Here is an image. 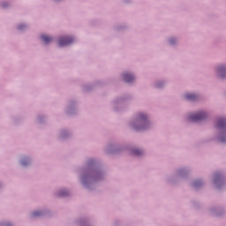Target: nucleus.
I'll return each instance as SVG.
<instances>
[{
	"mask_svg": "<svg viewBox=\"0 0 226 226\" xmlns=\"http://www.w3.org/2000/svg\"><path fill=\"white\" fill-rule=\"evenodd\" d=\"M132 154H135L136 156H140V154H142V150H134L132 151Z\"/></svg>",
	"mask_w": 226,
	"mask_h": 226,
	"instance_id": "9",
	"label": "nucleus"
},
{
	"mask_svg": "<svg viewBox=\"0 0 226 226\" xmlns=\"http://www.w3.org/2000/svg\"><path fill=\"white\" fill-rule=\"evenodd\" d=\"M60 195H61L62 197H64V196L68 195V192H61Z\"/></svg>",
	"mask_w": 226,
	"mask_h": 226,
	"instance_id": "11",
	"label": "nucleus"
},
{
	"mask_svg": "<svg viewBox=\"0 0 226 226\" xmlns=\"http://www.w3.org/2000/svg\"><path fill=\"white\" fill-rule=\"evenodd\" d=\"M217 75L221 78L223 79L226 75V68L225 66L222 65L217 69Z\"/></svg>",
	"mask_w": 226,
	"mask_h": 226,
	"instance_id": "3",
	"label": "nucleus"
},
{
	"mask_svg": "<svg viewBox=\"0 0 226 226\" xmlns=\"http://www.w3.org/2000/svg\"><path fill=\"white\" fill-rule=\"evenodd\" d=\"M205 118H206V113L204 112L192 115L189 117L190 121H193V122L202 121V119H205Z\"/></svg>",
	"mask_w": 226,
	"mask_h": 226,
	"instance_id": "2",
	"label": "nucleus"
},
{
	"mask_svg": "<svg viewBox=\"0 0 226 226\" xmlns=\"http://www.w3.org/2000/svg\"><path fill=\"white\" fill-rule=\"evenodd\" d=\"M226 127V119L225 118H220L217 122V128L220 130Z\"/></svg>",
	"mask_w": 226,
	"mask_h": 226,
	"instance_id": "4",
	"label": "nucleus"
},
{
	"mask_svg": "<svg viewBox=\"0 0 226 226\" xmlns=\"http://www.w3.org/2000/svg\"><path fill=\"white\" fill-rule=\"evenodd\" d=\"M24 26H19V29H22Z\"/></svg>",
	"mask_w": 226,
	"mask_h": 226,
	"instance_id": "15",
	"label": "nucleus"
},
{
	"mask_svg": "<svg viewBox=\"0 0 226 226\" xmlns=\"http://www.w3.org/2000/svg\"><path fill=\"white\" fill-rule=\"evenodd\" d=\"M41 213L40 212H34L33 216H40Z\"/></svg>",
	"mask_w": 226,
	"mask_h": 226,
	"instance_id": "10",
	"label": "nucleus"
},
{
	"mask_svg": "<svg viewBox=\"0 0 226 226\" xmlns=\"http://www.w3.org/2000/svg\"><path fill=\"white\" fill-rule=\"evenodd\" d=\"M217 179H218V175H215L214 182L216 183Z\"/></svg>",
	"mask_w": 226,
	"mask_h": 226,
	"instance_id": "12",
	"label": "nucleus"
},
{
	"mask_svg": "<svg viewBox=\"0 0 226 226\" xmlns=\"http://www.w3.org/2000/svg\"><path fill=\"white\" fill-rule=\"evenodd\" d=\"M21 165H26V162L22 161Z\"/></svg>",
	"mask_w": 226,
	"mask_h": 226,
	"instance_id": "14",
	"label": "nucleus"
},
{
	"mask_svg": "<svg viewBox=\"0 0 226 226\" xmlns=\"http://www.w3.org/2000/svg\"><path fill=\"white\" fill-rule=\"evenodd\" d=\"M41 40L44 41V43H50V41H52V37L49 35H42Z\"/></svg>",
	"mask_w": 226,
	"mask_h": 226,
	"instance_id": "6",
	"label": "nucleus"
},
{
	"mask_svg": "<svg viewBox=\"0 0 226 226\" xmlns=\"http://www.w3.org/2000/svg\"><path fill=\"white\" fill-rule=\"evenodd\" d=\"M139 119V121H141V123H146V119H147V117H146V115L140 113Z\"/></svg>",
	"mask_w": 226,
	"mask_h": 226,
	"instance_id": "8",
	"label": "nucleus"
},
{
	"mask_svg": "<svg viewBox=\"0 0 226 226\" xmlns=\"http://www.w3.org/2000/svg\"><path fill=\"white\" fill-rule=\"evenodd\" d=\"M73 42V38L72 37H62L58 41L59 47H65V45H70Z\"/></svg>",
	"mask_w": 226,
	"mask_h": 226,
	"instance_id": "1",
	"label": "nucleus"
},
{
	"mask_svg": "<svg viewBox=\"0 0 226 226\" xmlns=\"http://www.w3.org/2000/svg\"><path fill=\"white\" fill-rule=\"evenodd\" d=\"M220 140H221L222 142H225V139H223V137H221V138H220Z\"/></svg>",
	"mask_w": 226,
	"mask_h": 226,
	"instance_id": "13",
	"label": "nucleus"
},
{
	"mask_svg": "<svg viewBox=\"0 0 226 226\" xmlns=\"http://www.w3.org/2000/svg\"><path fill=\"white\" fill-rule=\"evenodd\" d=\"M7 226H11V224H7Z\"/></svg>",
	"mask_w": 226,
	"mask_h": 226,
	"instance_id": "18",
	"label": "nucleus"
},
{
	"mask_svg": "<svg viewBox=\"0 0 226 226\" xmlns=\"http://www.w3.org/2000/svg\"><path fill=\"white\" fill-rule=\"evenodd\" d=\"M124 79L125 82H133V80H135V78L129 73H125L124 74Z\"/></svg>",
	"mask_w": 226,
	"mask_h": 226,
	"instance_id": "5",
	"label": "nucleus"
},
{
	"mask_svg": "<svg viewBox=\"0 0 226 226\" xmlns=\"http://www.w3.org/2000/svg\"><path fill=\"white\" fill-rule=\"evenodd\" d=\"M170 43H174V40H170Z\"/></svg>",
	"mask_w": 226,
	"mask_h": 226,
	"instance_id": "16",
	"label": "nucleus"
},
{
	"mask_svg": "<svg viewBox=\"0 0 226 226\" xmlns=\"http://www.w3.org/2000/svg\"><path fill=\"white\" fill-rule=\"evenodd\" d=\"M194 185L197 186V183H195Z\"/></svg>",
	"mask_w": 226,
	"mask_h": 226,
	"instance_id": "17",
	"label": "nucleus"
},
{
	"mask_svg": "<svg viewBox=\"0 0 226 226\" xmlns=\"http://www.w3.org/2000/svg\"><path fill=\"white\" fill-rule=\"evenodd\" d=\"M185 98H186V100L193 101V100L197 99V94H185Z\"/></svg>",
	"mask_w": 226,
	"mask_h": 226,
	"instance_id": "7",
	"label": "nucleus"
}]
</instances>
